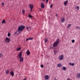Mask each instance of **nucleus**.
Returning <instances> with one entry per match:
<instances>
[{
  "label": "nucleus",
  "mask_w": 80,
  "mask_h": 80,
  "mask_svg": "<svg viewBox=\"0 0 80 80\" xmlns=\"http://www.w3.org/2000/svg\"><path fill=\"white\" fill-rule=\"evenodd\" d=\"M25 28V26H20L18 28V29L17 31L15 32L14 35H15L16 33L18 35V34H20V33H21V32H22L23 29Z\"/></svg>",
  "instance_id": "f257e3e1"
},
{
  "label": "nucleus",
  "mask_w": 80,
  "mask_h": 80,
  "mask_svg": "<svg viewBox=\"0 0 80 80\" xmlns=\"http://www.w3.org/2000/svg\"><path fill=\"white\" fill-rule=\"evenodd\" d=\"M60 40L59 39H57L56 40V42H55L53 44V46L54 47H57L58 45V43H60Z\"/></svg>",
  "instance_id": "f03ea898"
},
{
  "label": "nucleus",
  "mask_w": 80,
  "mask_h": 80,
  "mask_svg": "<svg viewBox=\"0 0 80 80\" xmlns=\"http://www.w3.org/2000/svg\"><path fill=\"white\" fill-rule=\"evenodd\" d=\"M22 52H21L19 55V58H20V61L21 62H23V58L22 57Z\"/></svg>",
  "instance_id": "7ed1b4c3"
},
{
  "label": "nucleus",
  "mask_w": 80,
  "mask_h": 80,
  "mask_svg": "<svg viewBox=\"0 0 80 80\" xmlns=\"http://www.w3.org/2000/svg\"><path fill=\"white\" fill-rule=\"evenodd\" d=\"M5 41L8 43V42L10 41V38H6Z\"/></svg>",
  "instance_id": "20e7f679"
},
{
  "label": "nucleus",
  "mask_w": 80,
  "mask_h": 80,
  "mask_svg": "<svg viewBox=\"0 0 80 80\" xmlns=\"http://www.w3.org/2000/svg\"><path fill=\"white\" fill-rule=\"evenodd\" d=\"M59 59L60 60H63V56L62 55H61L60 57V58H59Z\"/></svg>",
  "instance_id": "39448f33"
},
{
  "label": "nucleus",
  "mask_w": 80,
  "mask_h": 80,
  "mask_svg": "<svg viewBox=\"0 0 80 80\" xmlns=\"http://www.w3.org/2000/svg\"><path fill=\"white\" fill-rule=\"evenodd\" d=\"M41 7L42 8H45V5H44L43 3L42 2L41 3Z\"/></svg>",
  "instance_id": "423d86ee"
},
{
  "label": "nucleus",
  "mask_w": 80,
  "mask_h": 80,
  "mask_svg": "<svg viewBox=\"0 0 80 80\" xmlns=\"http://www.w3.org/2000/svg\"><path fill=\"white\" fill-rule=\"evenodd\" d=\"M49 77L48 75H46L45 76L44 78L45 80H48Z\"/></svg>",
  "instance_id": "0eeeda50"
},
{
  "label": "nucleus",
  "mask_w": 80,
  "mask_h": 80,
  "mask_svg": "<svg viewBox=\"0 0 80 80\" xmlns=\"http://www.w3.org/2000/svg\"><path fill=\"white\" fill-rule=\"evenodd\" d=\"M10 74H11V75L12 77L14 76V72L13 71H11L10 72Z\"/></svg>",
  "instance_id": "6e6552de"
},
{
  "label": "nucleus",
  "mask_w": 80,
  "mask_h": 80,
  "mask_svg": "<svg viewBox=\"0 0 80 80\" xmlns=\"http://www.w3.org/2000/svg\"><path fill=\"white\" fill-rule=\"evenodd\" d=\"M33 39V38H28L26 40V41H27L28 40H32Z\"/></svg>",
  "instance_id": "1a4fd4ad"
},
{
  "label": "nucleus",
  "mask_w": 80,
  "mask_h": 80,
  "mask_svg": "<svg viewBox=\"0 0 80 80\" xmlns=\"http://www.w3.org/2000/svg\"><path fill=\"white\" fill-rule=\"evenodd\" d=\"M26 53L27 55H29L30 54V51H27Z\"/></svg>",
  "instance_id": "9d476101"
},
{
  "label": "nucleus",
  "mask_w": 80,
  "mask_h": 80,
  "mask_svg": "<svg viewBox=\"0 0 80 80\" xmlns=\"http://www.w3.org/2000/svg\"><path fill=\"white\" fill-rule=\"evenodd\" d=\"M58 50H55L54 51V54L55 55H56L57 54V52H58Z\"/></svg>",
  "instance_id": "9b49d317"
},
{
  "label": "nucleus",
  "mask_w": 80,
  "mask_h": 80,
  "mask_svg": "<svg viewBox=\"0 0 80 80\" xmlns=\"http://www.w3.org/2000/svg\"><path fill=\"white\" fill-rule=\"evenodd\" d=\"M29 7L30 8L32 9V8H33V5H31L30 4H29Z\"/></svg>",
  "instance_id": "f8f14e48"
},
{
  "label": "nucleus",
  "mask_w": 80,
  "mask_h": 80,
  "mask_svg": "<svg viewBox=\"0 0 80 80\" xmlns=\"http://www.w3.org/2000/svg\"><path fill=\"white\" fill-rule=\"evenodd\" d=\"M68 2V0H67V1L64 2V4L65 6H66L67 5V4Z\"/></svg>",
  "instance_id": "ddd939ff"
},
{
  "label": "nucleus",
  "mask_w": 80,
  "mask_h": 80,
  "mask_svg": "<svg viewBox=\"0 0 80 80\" xmlns=\"http://www.w3.org/2000/svg\"><path fill=\"white\" fill-rule=\"evenodd\" d=\"M77 77L78 78H80V73L77 74Z\"/></svg>",
  "instance_id": "4468645a"
},
{
  "label": "nucleus",
  "mask_w": 80,
  "mask_h": 80,
  "mask_svg": "<svg viewBox=\"0 0 80 80\" xmlns=\"http://www.w3.org/2000/svg\"><path fill=\"white\" fill-rule=\"evenodd\" d=\"M57 66L58 67H61V66H62V64L60 63H59L57 65Z\"/></svg>",
  "instance_id": "2eb2a0df"
},
{
  "label": "nucleus",
  "mask_w": 80,
  "mask_h": 80,
  "mask_svg": "<svg viewBox=\"0 0 80 80\" xmlns=\"http://www.w3.org/2000/svg\"><path fill=\"white\" fill-rule=\"evenodd\" d=\"M69 64V65H71V66H73L74 65H75V63H72L71 62H70Z\"/></svg>",
  "instance_id": "dca6fc26"
},
{
  "label": "nucleus",
  "mask_w": 80,
  "mask_h": 80,
  "mask_svg": "<svg viewBox=\"0 0 80 80\" xmlns=\"http://www.w3.org/2000/svg\"><path fill=\"white\" fill-rule=\"evenodd\" d=\"M31 28H32L31 27H27V29L28 30H31Z\"/></svg>",
  "instance_id": "f3484780"
},
{
  "label": "nucleus",
  "mask_w": 80,
  "mask_h": 80,
  "mask_svg": "<svg viewBox=\"0 0 80 80\" xmlns=\"http://www.w3.org/2000/svg\"><path fill=\"white\" fill-rule=\"evenodd\" d=\"M2 24H3V23H5V20H3L1 22Z\"/></svg>",
  "instance_id": "a211bd4d"
},
{
  "label": "nucleus",
  "mask_w": 80,
  "mask_h": 80,
  "mask_svg": "<svg viewBox=\"0 0 80 80\" xmlns=\"http://www.w3.org/2000/svg\"><path fill=\"white\" fill-rule=\"evenodd\" d=\"M21 49V48H18L17 49V51H19Z\"/></svg>",
  "instance_id": "6ab92c4d"
},
{
  "label": "nucleus",
  "mask_w": 80,
  "mask_h": 80,
  "mask_svg": "<svg viewBox=\"0 0 80 80\" xmlns=\"http://www.w3.org/2000/svg\"><path fill=\"white\" fill-rule=\"evenodd\" d=\"M64 20H65V19L63 18L62 19V23L64 22H65Z\"/></svg>",
  "instance_id": "aec40b11"
},
{
  "label": "nucleus",
  "mask_w": 80,
  "mask_h": 80,
  "mask_svg": "<svg viewBox=\"0 0 80 80\" xmlns=\"http://www.w3.org/2000/svg\"><path fill=\"white\" fill-rule=\"evenodd\" d=\"M6 74H8V73H9V71H8V70H7L6 71Z\"/></svg>",
  "instance_id": "412c9836"
},
{
  "label": "nucleus",
  "mask_w": 80,
  "mask_h": 80,
  "mask_svg": "<svg viewBox=\"0 0 80 80\" xmlns=\"http://www.w3.org/2000/svg\"><path fill=\"white\" fill-rule=\"evenodd\" d=\"M48 41V39L47 38H46L45 39V43H47V41Z\"/></svg>",
  "instance_id": "4be33fe9"
},
{
  "label": "nucleus",
  "mask_w": 80,
  "mask_h": 80,
  "mask_svg": "<svg viewBox=\"0 0 80 80\" xmlns=\"http://www.w3.org/2000/svg\"><path fill=\"white\" fill-rule=\"evenodd\" d=\"M62 70H66V68L65 67H63Z\"/></svg>",
  "instance_id": "5701e85b"
},
{
  "label": "nucleus",
  "mask_w": 80,
  "mask_h": 80,
  "mask_svg": "<svg viewBox=\"0 0 80 80\" xmlns=\"http://www.w3.org/2000/svg\"><path fill=\"white\" fill-rule=\"evenodd\" d=\"M70 27H71V24H69L68 25V26L67 27V28H70Z\"/></svg>",
  "instance_id": "b1692460"
},
{
  "label": "nucleus",
  "mask_w": 80,
  "mask_h": 80,
  "mask_svg": "<svg viewBox=\"0 0 80 80\" xmlns=\"http://www.w3.org/2000/svg\"><path fill=\"white\" fill-rule=\"evenodd\" d=\"M28 17L29 18H32V16L30 14H29Z\"/></svg>",
  "instance_id": "393cba45"
},
{
  "label": "nucleus",
  "mask_w": 80,
  "mask_h": 80,
  "mask_svg": "<svg viewBox=\"0 0 80 80\" xmlns=\"http://www.w3.org/2000/svg\"><path fill=\"white\" fill-rule=\"evenodd\" d=\"M77 28L78 30H80V27H79L77 26Z\"/></svg>",
  "instance_id": "a878e982"
},
{
  "label": "nucleus",
  "mask_w": 80,
  "mask_h": 80,
  "mask_svg": "<svg viewBox=\"0 0 80 80\" xmlns=\"http://www.w3.org/2000/svg\"><path fill=\"white\" fill-rule=\"evenodd\" d=\"M76 8H77L78 10H79V8H79V6H77L76 7Z\"/></svg>",
  "instance_id": "bb28decb"
},
{
  "label": "nucleus",
  "mask_w": 80,
  "mask_h": 80,
  "mask_svg": "<svg viewBox=\"0 0 80 80\" xmlns=\"http://www.w3.org/2000/svg\"><path fill=\"white\" fill-rule=\"evenodd\" d=\"M2 53H0V58H1V57H2Z\"/></svg>",
  "instance_id": "cd10ccee"
},
{
  "label": "nucleus",
  "mask_w": 80,
  "mask_h": 80,
  "mask_svg": "<svg viewBox=\"0 0 80 80\" xmlns=\"http://www.w3.org/2000/svg\"><path fill=\"white\" fill-rule=\"evenodd\" d=\"M10 33H9L8 34V37H10Z\"/></svg>",
  "instance_id": "c85d7f7f"
},
{
  "label": "nucleus",
  "mask_w": 80,
  "mask_h": 80,
  "mask_svg": "<svg viewBox=\"0 0 80 80\" xmlns=\"http://www.w3.org/2000/svg\"><path fill=\"white\" fill-rule=\"evenodd\" d=\"M53 5L52 4H51L50 6V7L51 8H52V7H53Z\"/></svg>",
  "instance_id": "c756f323"
},
{
  "label": "nucleus",
  "mask_w": 80,
  "mask_h": 80,
  "mask_svg": "<svg viewBox=\"0 0 80 80\" xmlns=\"http://www.w3.org/2000/svg\"><path fill=\"white\" fill-rule=\"evenodd\" d=\"M22 13H23V14H24V13H25V10H23L22 11Z\"/></svg>",
  "instance_id": "7c9ffc66"
},
{
  "label": "nucleus",
  "mask_w": 80,
  "mask_h": 80,
  "mask_svg": "<svg viewBox=\"0 0 80 80\" xmlns=\"http://www.w3.org/2000/svg\"><path fill=\"white\" fill-rule=\"evenodd\" d=\"M72 43H74L75 42V40H72Z\"/></svg>",
  "instance_id": "2f4dec72"
},
{
  "label": "nucleus",
  "mask_w": 80,
  "mask_h": 80,
  "mask_svg": "<svg viewBox=\"0 0 80 80\" xmlns=\"http://www.w3.org/2000/svg\"><path fill=\"white\" fill-rule=\"evenodd\" d=\"M41 68H43V65H41Z\"/></svg>",
  "instance_id": "473e14b6"
},
{
  "label": "nucleus",
  "mask_w": 80,
  "mask_h": 80,
  "mask_svg": "<svg viewBox=\"0 0 80 80\" xmlns=\"http://www.w3.org/2000/svg\"><path fill=\"white\" fill-rule=\"evenodd\" d=\"M2 6H4V3L3 2L2 4Z\"/></svg>",
  "instance_id": "72a5a7b5"
},
{
  "label": "nucleus",
  "mask_w": 80,
  "mask_h": 80,
  "mask_svg": "<svg viewBox=\"0 0 80 80\" xmlns=\"http://www.w3.org/2000/svg\"><path fill=\"white\" fill-rule=\"evenodd\" d=\"M48 0H46V3H48Z\"/></svg>",
  "instance_id": "f704fd0d"
},
{
  "label": "nucleus",
  "mask_w": 80,
  "mask_h": 80,
  "mask_svg": "<svg viewBox=\"0 0 80 80\" xmlns=\"http://www.w3.org/2000/svg\"><path fill=\"white\" fill-rule=\"evenodd\" d=\"M67 80H70V78H68Z\"/></svg>",
  "instance_id": "c9c22d12"
},
{
  "label": "nucleus",
  "mask_w": 80,
  "mask_h": 80,
  "mask_svg": "<svg viewBox=\"0 0 80 80\" xmlns=\"http://www.w3.org/2000/svg\"><path fill=\"white\" fill-rule=\"evenodd\" d=\"M31 12H32V8L31 9Z\"/></svg>",
  "instance_id": "e433bc0d"
},
{
  "label": "nucleus",
  "mask_w": 80,
  "mask_h": 80,
  "mask_svg": "<svg viewBox=\"0 0 80 80\" xmlns=\"http://www.w3.org/2000/svg\"><path fill=\"white\" fill-rule=\"evenodd\" d=\"M42 1H44V2H45V0H42Z\"/></svg>",
  "instance_id": "4c0bfd02"
},
{
  "label": "nucleus",
  "mask_w": 80,
  "mask_h": 80,
  "mask_svg": "<svg viewBox=\"0 0 80 80\" xmlns=\"http://www.w3.org/2000/svg\"><path fill=\"white\" fill-rule=\"evenodd\" d=\"M54 80H58L56 79H55Z\"/></svg>",
  "instance_id": "58836bf2"
},
{
  "label": "nucleus",
  "mask_w": 80,
  "mask_h": 80,
  "mask_svg": "<svg viewBox=\"0 0 80 80\" xmlns=\"http://www.w3.org/2000/svg\"><path fill=\"white\" fill-rule=\"evenodd\" d=\"M58 16V15H56V17H57Z\"/></svg>",
  "instance_id": "ea45409f"
}]
</instances>
